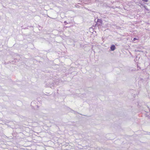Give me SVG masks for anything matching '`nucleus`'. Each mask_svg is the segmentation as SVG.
I'll list each match as a JSON object with an SVG mask.
<instances>
[{
    "instance_id": "obj_1",
    "label": "nucleus",
    "mask_w": 150,
    "mask_h": 150,
    "mask_svg": "<svg viewBox=\"0 0 150 150\" xmlns=\"http://www.w3.org/2000/svg\"><path fill=\"white\" fill-rule=\"evenodd\" d=\"M56 85L55 81H50V82H48L45 85V86L46 87H50L51 88H54Z\"/></svg>"
},
{
    "instance_id": "obj_2",
    "label": "nucleus",
    "mask_w": 150,
    "mask_h": 150,
    "mask_svg": "<svg viewBox=\"0 0 150 150\" xmlns=\"http://www.w3.org/2000/svg\"><path fill=\"white\" fill-rule=\"evenodd\" d=\"M103 23V21L102 19H98L97 20L96 23V26H101Z\"/></svg>"
},
{
    "instance_id": "obj_3",
    "label": "nucleus",
    "mask_w": 150,
    "mask_h": 150,
    "mask_svg": "<svg viewBox=\"0 0 150 150\" xmlns=\"http://www.w3.org/2000/svg\"><path fill=\"white\" fill-rule=\"evenodd\" d=\"M110 50L111 51H114L116 48V47L114 45H111L110 47Z\"/></svg>"
},
{
    "instance_id": "obj_4",
    "label": "nucleus",
    "mask_w": 150,
    "mask_h": 150,
    "mask_svg": "<svg viewBox=\"0 0 150 150\" xmlns=\"http://www.w3.org/2000/svg\"><path fill=\"white\" fill-rule=\"evenodd\" d=\"M141 6H142L143 7H144L146 10H149V9L147 8L146 6L144 5V4H141Z\"/></svg>"
},
{
    "instance_id": "obj_5",
    "label": "nucleus",
    "mask_w": 150,
    "mask_h": 150,
    "mask_svg": "<svg viewBox=\"0 0 150 150\" xmlns=\"http://www.w3.org/2000/svg\"><path fill=\"white\" fill-rule=\"evenodd\" d=\"M143 1H144L145 2H147L148 1V0H142Z\"/></svg>"
},
{
    "instance_id": "obj_6",
    "label": "nucleus",
    "mask_w": 150,
    "mask_h": 150,
    "mask_svg": "<svg viewBox=\"0 0 150 150\" xmlns=\"http://www.w3.org/2000/svg\"><path fill=\"white\" fill-rule=\"evenodd\" d=\"M137 40V39L136 38H134L133 39V40L134 41H135V40Z\"/></svg>"
},
{
    "instance_id": "obj_7",
    "label": "nucleus",
    "mask_w": 150,
    "mask_h": 150,
    "mask_svg": "<svg viewBox=\"0 0 150 150\" xmlns=\"http://www.w3.org/2000/svg\"><path fill=\"white\" fill-rule=\"evenodd\" d=\"M64 23H65V24H67V22L66 21H64Z\"/></svg>"
},
{
    "instance_id": "obj_8",
    "label": "nucleus",
    "mask_w": 150,
    "mask_h": 150,
    "mask_svg": "<svg viewBox=\"0 0 150 150\" xmlns=\"http://www.w3.org/2000/svg\"><path fill=\"white\" fill-rule=\"evenodd\" d=\"M45 96H50V95H47V94H45Z\"/></svg>"
},
{
    "instance_id": "obj_9",
    "label": "nucleus",
    "mask_w": 150,
    "mask_h": 150,
    "mask_svg": "<svg viewBox=\"0 0 150 150\" xmlns=\"http://www.w3.org/2000/svg\"><path fill=\"white\" fill-rule=\"evenodd\" d=\"M147 134H150V132H147Z\"/></svg>"
},
{
    "instance_id": "obj_10",
    "label": "nucleus",
    "mask_w": 150,
    "mask_h": 150,
    "mask_svg": "<svg viewBox=\"0 0 150 150\" xmlns=\"http://www.w3.org/2000/svg\"><path fill=\"white\" fill-rule=\"evenodd\" d=\"M140 7H141V8H142V7H143L142 6H141V5H140Z\"/></svg>"
},
{
    "instance_id": "obj_11",
    "label": "nucleus",
    "mask_w": 150,
    "mask_h": 150,
    "mask_svg": "<svg viewBox=\"0 0 150 150\" xmlns=\"http://www.w3.org/2000/svg\"><path fill=\"white\" fill-rule=\"evenodd\" d=\"M72 111H73V112H75V113H77V112H75L74 111V110H72Z\"/></svg>"
},
{
    "instance_id": "obj_12",
    "label": "nucleus",
    "mask_w": 150,
    "mask_h": 150,
    "mask_svg": "<svg viewBox=\"0 0 150 150\" xmlns=\"http://www.w3.org/2000/svg\"><path fill=\"white\" fill-rule=\"evenodd\" d=\"M149 111L150 112V109H149Z\"/></svg>"
}]
</instances>
